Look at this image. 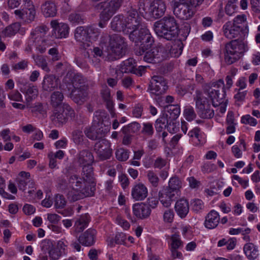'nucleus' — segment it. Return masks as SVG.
Returning a JSON list of instances; mask_svg holds the SVG:
<instances>
[{"mask_svg": "<svg viewBox=\"0 0 260 260\" xmlns=\"http://www.w3.org/2000/svg\"><path fill=\"white\" fill-rule=\"evenodd\" d=\"M100 45L103 49V45L105 46L106 60L109 61L117 60L124 55L127 46L125 39L118 34L102 36Z\"/></svg>", "mask_w": 260, "mask_h": 260, "instance_id": "nucleus-1", "label": "nucleus"}, {"mask_svg": "<svg viewBox=\"0 0 260 260\" xmlns=\"http://www.w3.org/2000/svg\"><path fill=\"white\" fill-rule=\"evenodd\" d=\"M204 93L211 100L214 107L219 106V112L223 114L226 111L228 100L225 99L226 91L224 81L219 79L216 82L205 83L202 86Z\"/></svg>", "mask_w": 260, "mask_h": 260, "instance_id": "nucleus-2", "label": "nucleus"}, {"mask_svg": "<svg viewBox=\"0 0 260 260\" xmlns=\"http://www.w3.org/2000/svg\"><path fill=\"white\" fill-rule=\"evenodd\" d=\"M154 30L157 35L168 41L175 39L180 32L179 25L175 18L166 16L154 24Z\"/></svg>", "mask_w": 260, "mask_h": 260, "instance_id": "nucleus-3", "label": "nucleus"}, {"mask_svg": "<svg viewBox=\"0 0 260 260\" xmlns=\"http://www.w3.org/2000/svg\"><path fill=\"white\" fill-rule=\"evenodd\" d=\"M182 187V182L177 177L170 178L168 186L164 187L158 192V199L165 207H169L173 201L178 196V193Z\"/></svg>", "mask_w": 260, "mask_h": 260, "instance_id": "nucleus-4", "label": "nucleus"}, {"mask_svg": "<svg viewBox=\"0 0 260 260\" xmlns=\"http://www.w3.org/2000/svg\"><path fill=\"white\" fill-rule=\"evenodd\" d=\"M248 50L243 40L235 39L226 43L223 50L224 61L230 65L238 60Z\"/></svg>", "mask_w": 260, "mask_h": 260, "instance_id": "nucleus-5", "label": "nucleus"}, {"mask_svg": "<svg viewBox=\"0 0 260 260\" xmlns=\"http://www.w3.org/2000/svg\"><path fill=\"white\" fill-rule=\"evenodd\" d=\"M101 30L93 26H78L75 30V38L77 42L82 44L83 48L86 49L90 46V42L96 41Z\"/></svg>", "mask_w": 260, "mask_h": 260, "instance_id": "nucleus-6", "label": "nucleus"}, {"mask_svg": "<svg viewBox=\"0 0 260 260\" xmlns=\"http://www.w3.org/2000/svg\"><path fill=\"white\" fill-rule=\"evenodd\" d=\"M193 100L195 102L197 112L201 118L210 119L213 117L214 110L211 109L209 100L204 96L202 91L196 90Z\"/></svg>", "mask_w": 260, "mask_h": 260, "instance_id": "nucleus-7", "label": "nucleus"}, {"mask_svg": "<svg viewBox=\"0 0 260 260\" xmlns=\"http://www.w3.org/2000/svg\"><path fill=\"white\" fill-rule=\"evenodd\" d=\"M143 59L145 61L157 63L167 59L169 56L170 52L162 45L147 50L145 52Z\"/></svg>", "mask_w": 260, "mask_h": 260, "instance_id": "nucleus-8", "label": "nucleus"}, {"mask_svg": "<svg viewBox=\"0 0 260 260\" xmlns=\"http://www.w3.org/2000/svg\"><path fill=\"white\" fill-rule=\"evenodd\" d=\"M222 29L224 36L229 39L237 38L239 40H243L248 33V28H242L232 21L226 22Z\"/></svg>", "mask_w": 260, "mask_h": 260, "instance_id": "nucleus-9", "label": "nucleus"}, {"mask_svg": "<svg viewBox=\"0 0 260 260\" xmlns=\"http://www.w3.org/2000/svg\"><path fill=\"white\" fill-rule=\"evenodd\" d=\"M172 3L173 13L178 18L188 20L193 16L194 12L186 0H173Z\"/></svg>", "mask_w": 260, "mask_h": 260, "instance_id": "nucleus-10", "label": "nucleus"}, {"mask_svg": "<svg viewBox=\"0 0 260 260\" xmlns=\"http://www.w3.org/2000/svg\"><path fill=\"white\" fill-rule=\"evenodd\" d=\"M125 20L128 31V34L137 31L145 24L142 22V18L139 15L136 9L131 7L126 12Z\"/></svg>", "mask_w": 260, "mask_h": 260, "instance_id": "nucleus-11", "label": "nucleus"}, {"mask_svg": "<svg viewBox=\"0 0 260 260\" xmlns=\"http://www.w3.org/2000/svg\"><path fill=\"white\" fill-rule=\"evenodd\" d=\"M111 143L106 139H102L94 145V151L100 160L109 159L113 153Z\"/></svg>", "mask_w": 260, "mask_h": 260, "instance_id": "nucleus-12", "label": "nucleus"}, {"mask_svg": "<svg viewBox=\"0 0 260 260\" xmlns=\"http://www.w3.org/2000/svg\"><path fill=\"white\" fill-rule=\"evenodd\" d=\"M167 80L161 76H153L149 85L148 90L154 95L164 94L168 89Z\"/></svg>", "mask_w": 260, "mask_h": 260, "instance_id": "nucleus-13", "label": "nucleus"}, {"mask_svg": "<svg viewBox=\"0 0 260 260\" xmlns=\"http://www.w3.org/2000/svg\"><path fill=\"white\" fill-rule=\"evenodd\" d=\"M30 4H26L22 9H17L14 11V14L17 18L21 19L26 23H30L35 19L36 10L31 0Z\"/></svg>", "mask_w": 260, "mask_h": 260, "instance_id": "nucleus-14", "label": "nucleus"}, {"mask_svg": "<svg viewBox=\"0 0 260 260\" xmlns=\"http://www.w3.org/2000/svg\"><path fill=\"white\" fill-rule=\"evenodd\" d=\"M95 190L94 186H86L82 190L71 188L67 192V197L70 202H74L85 197L93 196Z\"/></svg>", "mask_w": 260, "mask_h": 260, "instance_id": "nucleus-15", "label": "nucleus"}, {"mask_svg": "<svg viewBox=\"0 0 260 260\" xmlns=\"http://www.w3.org/2000/svg\"><path fill=\"white\" fill-rule=\"evenodd\" d=\"M166 11V5L162 0H154L149 6L148 11V15L154 19L162 17Z\"/></svg>", "mask_w": 260, "mask_h": 260, "instance_id": "nucleus-16", "label": "nucleus"}, {"mask_svg": "<svg viewBox=\"0 0 260 260\" xmlns=\"http://www.w3.org/2000/svg\"><path fill=\"white\" fill-rule=\"evenodd\" d=\"M96 120L89 127H86L84 129V133L86 136L89 139L92 140H101L105 137L107 132V129L104 128L100 124H95Z\"/></svg>", "mask_w": 260, "mask_h": 260, "instance_id": "nucleus-17", "label": "nucleus"}, {"mask_svg": "<svg viewBox=\"0 0 260 260\" xmlns=\"http://www.w3.org/2000/svg\"><path fill=\"white\" fill-rule=\"evenodd\" d=\"M96 8L101 10L100 18L104 21H108L117 10L112 3V1L100 3L96 6Z\"/></svg>", "mask_w": 260, "mask_h": 260, "instance_id": "nucleus-18", "label": "nucleus"}, {"mask_svg": "<svg viewBox=\"0 0 260 260\" xmlns=\"http://www.w3.org/2000/svg\"><path fill=\"white\" fill-rule=\"evenodd\" d=\"M50 25L53 28V34L56 38H66L69 35V27L64 23H59L57 20H52Z\"/></svg>", "mask_w": 260, "mask_h": 260, "instance_id": "nucleus-19", "label": "nucleus"}, {"mask_svg": "<svg viewBox=\"0 0 260 260\" xmlns=\"http://www.w3.org/2000/svg\"><path fill=\"white\" fill-rule=\"evenodd\" d=\"M133 212L137 218L143 219L150 216L151 210L146 203H139L133 205Z\"/></svg>", "mask_w": 260, "mask_h": 260, "instance_id": "nucleus-20", "label": "nucleus"}, {"mask_svg": "<svg viewBox=\"0 0 260 260\" xmlns=\"http://www.w3.org/2000/svg\"><path fill=\"white\" fill-rule=\"evenodd\" d=\"M111 28L115 31L118 32L122 31L124 34H128L125 17L122 15H117L114 17L111 22Z\"/></svg>", "mask_w": 260, "mask_h": 260, "instance_id": "nucleus-21", "label": "nucleus"}, {"mask_svg": "<svg viewBox=\"0 0 260 260\" xmlns=\"http://www.w3.org/2000/svg\"><path fill=\"white\" fill-rule=\"evenodd\" d=\"M96 231L93 229H88L78 238V241L85 246H91L95 242Z\"/></svg>", "mask_w": 260, "mask_h": 260, "instance_id": "nucleus-22", "label": "nucleus"}, {"mask_svg": "<svg viewBox=\"0 0 260 260\" xmlns=\"http://www.w3.org/2000/svg\"><path fill=\"white\" fill-rule=\"evenodd\" d=\"M70 98L76 104H83L88 98V92L84 88L75 87L72 90Z\"/></svg>", "mask_w": 260, "mask_h": 260, "instance_id": "nucleus-23", "label": "nucleus"}, {"mask_svg": "<svg viewBox=\"0 0 260 260\" xmlns=\"http://www.w3.org/2000/svg\"><path fill=\"white\" fill-rule=\"evenodd\" d=\"M131 194L135 201H143L148 196V189L143 183H139L133 186Z\"/></svg>", "mask_w": 260, "mask_h": 260, "instance_id": "nucleus-24", "label": "nucleus"}, {"mask_svg": "<svg viewBox=\"0 0 260 260\" xmlns=\"http://www.w3.org/2000/svg\"><path fill=\"white\" fill-rule=\"evenodd\" d=\"M59 80L55 75H46L44 76L42 82V88L46 91H51L57 87Z\"/></svg>", "mask_w": 260, "mask_h": 260, "instance_id": "nucleus-25", "label": "nucleus"}, {"mask_svg": "<svg viewBox=\"0 0 260 260\" xmlns=\"http://www.w3.org/2000/svg\"><path fill=\"white\" fill-rule=\"evenodd\" d=\"M138 30V32L136 31L135 32H132V34H129V39L132 41L137 43V45H138L139 43H141L145 39V37L150 34L149 29L145 25L141 27Z\"/></svg>", "mask_w": 260, "mask_h": 260, "instance_id": "nucleus-26", "label": "nucleus"}, {"mask_svg": "<svg viewBox=\"0 0 260 260\" xmlns=\"http://www.w3.org/2000/svg\"><path fill=\"white\" fill-rule=\"evenodd\" d=\"M220 220L218 213L214 210H211L206 216L204 222L205 226L209 229H213L217 227Z\"/></svg>", "mask_w": 260, "mask_h": 260, "instance_id": "nucleus-27", "label": "nucleus"}, {"mask_svg": "<svg viewBox=\"0 0 260 260\" xmlns=\"http://www.w3.org/2000/svg\"><path fill=\"white\" fill-rule=\"evenodd\" d=\"M77 162L82 167L84 165H91L94 161L92 153L88 150H83L77 156Z\"/></svg>", "mask_w": 260, "mask_h": 260, "instance_id": "nucleus-28", "label": "nucleus"}, {"mask_svg": "<svg viewBox=\"0 0 260 260\" xmlns=\"http://www.w3.org/2000/svg\"><path fill=\"white\" fill-rule=\"evenodd\" d=\"M69 184L71 188L82 190L86 186H94L95 185L88 184L85 182L82 178L79 177L77 175H72L69 178Z\"/></svg>", "mask_w": 260, "mask_h": 260, "instance_id": "nucleus-29", "label": "nucleus"}, {"mask_svg": "<svg viewBox=\"0 0 260 260\" xmlns=\"http://www.w3.org/2000/svg\"><path fill=\"white\" fill-rule=\"evenodd\" d=\"M22 92L25 95L26 106H29L31 102L38 95V90L37 86L31 84L26 85Z\"/></svg>", "mask_w": 260, "mask_h": 260, "instance_id": "nucleus-30", "label": "nucleus"}, {"mask_svg": "<svg viewBox=\"0 0 260 260\" xmlns=\"http://www.w3.org/2000/svg\"><path fill=\"white\" fill-rule=\"evenodd\" d=\"M101 94L102 99L106 103L107 108L110 112L112 116L114 117L115 116V113H114L113 110L114 104L113 101L111 100L110 89L107 86L103 87L101 91Z\"/></svg>", "mask_w": 260, "mask_h": 260, "instance_id": "nucleus-31", "label": "nucleus"}, {"mask_svg": "<svg viewBox=\"0 0 260 260\" xmlns=\"http://www.w3.org/2000/svg\"><path fill=\"white\" fill-rule=\"evenodd\" d=\"M175 209L181 218L185 217L189 209L188 201L183 199L177 201L175 204Z\"/></svg>", "mask_w": 260, "mask_h": 260, "instance_id": "nucleus-32", "label": "nucleus"}, {"mask_svg": "<svg viewBox=\"0 0 260 260\" xmlns=\"http://www.w3.org/2000/svg\"><path fill=\"white\" fill-rule=\"evenodd\" d=\"M83 180L88 184L94 185L93 168L91 165H84L82 167L81 173Z\"/></svg>", "mask_w": 260, "mask_h": 260, "instance_id": "nucleus-33", "label": "nucleus"}, {"mask_svg": "<svg viewBox=\"0 0 260 260\" xmlns=\"http://www.w3.org/2000/svg\"><path fill=\"white\" fill-rule=\"evenodd\" d=\"M166 111L162 115L168 120H175L180 113V106L178 105H170L166 107Z\"/></svg>", "mask_w": 260, "mask_h": 260, "instance_id": "nucleus-34", "label": "nucleus"}, {"mask_svg": "<svg viewBox=\"0 0 260 260\" xmlns=\"http://www.w3.org/2000/svg\"><path fill=\"white\" fill-rule=\"evenodd\" d=\"M243 251L247 258L250 260H254L259 255L257 247L252 243L245 244L243 247Z\"/></svg>", "mask_w": 260, "mask_h": 260, "instance_id": "nucleus-35", "label": "nucleus"}, {"mask_svg": "<svg viewBox=\"0 0 260 260\" xmlns=\"http://www.w3.org/2000/svg\"><path fill=\"white\" fill-rule=\"evenodd\" d=\"M43 15L46 17H52L57 13L56 7L52 1H47L42 6Z\"/></svg>", "mask_w": 260, "mask_h": 260, "instance_id": "nucleus-36", "label": "nucleus"}, {"mask_svg": "<svg viewBox=\"0 0 260 260\" xmlns=\"http://www.w3.org/2000/svg\"><path fill=\"white\" fill-rule=\"evenodd\" d=\"M69 76L72 78V83L74 88L81 87L84 88L87 82V79L80 73H76L72 75V73H68L67 76Z\"/></svg>", "mask_w": 260, "mask_h": 260, "instance_id": "nucleus-37", "label": "nucleus"}, {"mask_svg": "<svg viewBox=\"0 0 260 260\" xmlns=\"http://www.w3.org/2000/svg\"><path fill=\"white\" fill-rule=\"evenodd\" d=\"M90 221V216L88 214L81 215L75 224V231L80 233L83 231L88 225Z\"/></svg>", "mask_w": 260, "mask_h": 260, "instance_id": "nucleus-38", "label": "nucleus"}, {"mask_svg": "<svg viewBox=\"0 0 260 260\" xmlns=\"http://www.w3.org/2000/svg\"><path fill=\"white\" fill-rule=\"evenodd\" d=\"M153 43L154 40L151 34L146 36L144 40L140 44V47L136 50V55H142Z\"/></svg>", "mask_w": 260, "mask_h": 260, "instance_id": "nucleus-39", "label": "nucleus"}, {"mask_svg": "<svg viewBox=\"0 0 260 260\" xmlns=\"http://www.w3.org/2000/svg\"><path fill=\"white\" fill-rule=\"evenodd\" d=\"M137 62L133 58H129L123 61L120 65V71L122 73H133L135 68L136 67Z\"/></svg>", "mask_w": 260, "mask_h": 260, "instance_id": "nucleus-40", "label": "nucleus"}, {"mask_svg": "<svg viewBox=\"0 0 260 260\" xmlns=\"http://www.w3.org/2000/svg\"><path fill=\"white\" fill-rule=\"evenodd\" d=\"M36 49L41 53H44L47 48L52 45V41L48 39H38L34 40Z\"/></svg>", "mask_w": 260, "mask_h": 260, "instance_id": "nucleus-41", "label": "nucleus"}, {"mask_svg": "<svg viewBox=\"0 0 260 260\" xmlns=\"http://www.w3.org/2000/svg\"><path fill=\"white\" fill-rule=\"evenodd\" d=\"M51 119L53 122L56 124H62L66 123L67 121L66 115H65L62 111L60 110L58 111L57 110H54L53 114L51 116Z\"/></svg>", "mask_w": 260, "mask_h": 260, "instance_id": "nucleus-42", "label": "nucleus"}, {"mask_svg": "<svg viewBox=\"0 0 260 260\" xmlns=\"http://www.w3.org/2000/svg\"><path fill=\"white\" fill-rule=\"evenodd\" d=\"M63 99L64 96L61 92L54 91L51 95L50 104L53 107H57L62 104Z\"/></svg>", "mask_w": 260, "mask_h": 260, "instance_id": "nucleus-43", "label": "nucleus"}, {"mask_svg": "<svg viewBox=\"0 0 260 260\" xmlns=\"http://www.w3.org/2000/svg\"><path fill=\"white\" fill-rule=\"evenodd\" d=\"M32 58L37 66L41 68L42 70L47 73L50 72V70L48 67V63L44 56L42 55H33Z\"/></svg>", "mask_w": 260, "mask_h": 260, "instance_id": "nucleus-44", "label": "nucleus"}, {"mask_svg": "<svg viewBox=\"0 0 260 260\" xmlns=\"http://www.w3.org/2000/svg\"><path fill=\"white\" fill-rule=\"evenodd\" d=\"M141 125L137 122H133L129 124L124 126L121 129L123 134H135L140 129Z\"/></svg>", "mask_w": 260, "mask_h": 260, "instance_id": "nucleus-45", "label": "nucleus"}, {"mask_svg": "<svg viewBox=\"0 0 260 260\" xmlns=\"http://www.w3.org/2000/svg\"><path fill=\"white\" fill-rule=\"evenodd\" d=\"M48 30L49 28L46 26L41 25L37 27L31 31V35L34 37L35 40L42 39V37L46 35Z\"/></svg>", "mask_w": 260, "mask_h": 260, "instance_id": "nucleus-46", "label": "nucleus"}, {"mask_svg": "<svg viewBox=\"0 0 260 260\" xmlns=\"http://www.w3.org/2000/svg\"><path fill=\"white\" fill-rule=\"evenodd\" d=\"M21 24L19 22H15L7 26L4 31V35L6 36L11 37L15 35L20 30Z\"/></svg>", "mask_w": 260, "mask_h": 260, "instance_id": "nucleus-47", "label": "nucleus"}, {"mask_svg": "<svg viewBox=\"0 0 260 260\" xmlns=\"http://www.w3.org/2000/svg\"><path fill=\"white\" fill-rule=\"evenodd\" d=\"M168 120L163 115H161L155 121V127L158 133H160L167 128Z\"/></svg>", "mask_w": 260, "mask_h": 260, "instance_id": "nucleus-48", "label": "nucleus"}, {"mask_svg": "<svg viewBox=\"0 0 260 260\" xmlns=\"http://www.w3.org/2000/svg\"><path fill=\"white\" fill-rule=\"evenodd\" d=\"M183 47L184 45L182 42L180 40H177L170 49V52L174 55L175 57L179 56L181 54Z\"/></svg>", "mask_w": 260, "mask_h": 260, "instance_id": "nucleus-49", "label": "nucleus"}, {"mask_svg": "<svg viewBox=\"0 0 260 260\" xmlns=\"http://www.w3.org/2000/svg\"><path fill=\"white\" fill-rule=\"evenodd\" d=\"M147 177L149 183L153 187H157L159 185V178L157 175L152 171H148Z\"/></svg>", "mask_w": 260, "mask_h": 260, "instance_id": "nucleus-50", "label": "nucleus"}, {"mask_svg": "<svg viewBox=\"0 0 260 260\" xmlns=\"http://www.w3.org/2000/svg\"><path fill=\"white\" fill-rule=\"evenodd\" d=\"M27 108L31 110V112L35 113H40L43 115L46 114V109L45 106L41 103H36L35 105L26 106Z\"/></svg>", "mask_w": 260, "mask_h": 260, "instance_id": "nucleus-51", "label": "nucleus"}, {"mask_svg": "<svg viewBox=\"0 0 260 260\" xmlns=\"http://www.w3.org/2000/svg\"><path fill=\"white\" fill-rule=\"evenodd\" d=\"M129 153L128 150L120 148L117 149L116 151V157L119 161H126L129 157Z\"/></svg>", "mask_w": 260, "mask_h": 260, "instance_id": "nucleus-52", "label": "nucleus"}, {"mask_svg": "<svg viewBox=\"0 0 260 260\" xmlns=\"http://www.w3.org/2000/svg\"><path fill=\"white\" fill-rule=\"evenodd\" d=\"M183 114L185 119L188 121L193 120L197 117L194 109L191 106L185 107L183 111Z\"/></svg>", "mask_w": 260, "mask_h": 260, "instance_id": "nucleus-53", "label": "nucleus"}, {"mask_svg": "<svg viewBox=\"0 0 260 260\" xmlns=\"http://www.w3.org/2000/svg\"><path fill=\"white\" fill-rule=\"evenodd\" d=\"M191 206L192 210L196 213L201 212L204 209V203L200 199L193 200L191 202Z\"/></svg>", "mask_w": 260, "mask_h": 260, "instance_id": "nucleus-54", "label": "nucleus"}, {"mask_svg": "<svg viewBox=\"0 0 260 260\" xmlns=\"http://www.w3.org/2000/svg\"><path fill=\"white\" fill-rule=\"evenodd\" d=\"M171 244L170 249H178L182 246L183 242L181 240L179 236L177 234H174L171 238Z\"/></svg>", "mask_w": 260, "mask_h": 260, "instance_id": "nucleus-55", "label": "nucleus"}, {"mask_svg": "<svg viewBox=\"0 0 260 260\" xmlns=\"http://www.w3.org/2000/svg\"><path fill=\"white\" fill-rule=\"evenodd\" d=\"M94 120H96L95 124H100L102 126L104 118H106L107 113L104 110H98L94 113Z\"/></svg>", "mask_w": 260, "mask_h": 260, "instance_id": "nucleus-56", "label": "nucleus"}, {"mask_svg": "<svg viewBox=\"0 0 260 260\" xmlns=\"http://www.w3.org/2000/svg\"><path fill=\"white\" fill-rule=\"evenodd\" d=\"M41 249L43 253H48L52 248L54 245L50 240L45 239L42 241L40 245Z\"/></svg>", "mask_w": 260, "mask_h": 260, "instance_id": "nucleus-57", "label": "nucleus"}, {"mask_svg": "<svg viewBox=\"0 0 260 260\" xmlns=\"http://www.w3.org/2000/svg\"><path fill=\"white\" fill-rule=\"evenodd\" d=\"M61 110L63 111L64 114L66 115V118L67 119L69 118H72L74 117L75 115L74 110L69 104L64 103L62 105Z\"/></svg>", "mask_w": 260, "mask_h": 260, "instance_id": "nucleus-58", "label": "nucleus"}, {"mask_svg": "<svg viewBox=\"0 0 260 260\" xmlns=\"http://www.w3.org/2000/svg\"><path fill=\"white\" fill-rule=\"evenodd\" d=\"M72 138L75 143L79 144L83 141L84 136L81 131L77 129L73 132Z\"/></svg>", "mask_w": 260, "mask_h": 260, "instance_id": "nucleus-59", "label": "nucleus"}, {"mask_svg": "<svg viewBox=\"0 0 260 260\" xmlns=\"http://www.w3.org/2000/svg\"><path fill=\"white\" fill-rule=\"evenodd\" d=\"M251 232V229L249 228L246 229L243 228H231L229 231V234L230 235H238L241 234L243 235H248Z\"/></svg>", "mask_w": 260, "mask_h": 260, "instance_id": "nucleus-60", "label": "nucleus"}, {"mask_svg": "<svg viewBox=\"0 0 260 260\" xmlns=\"http://www.w3.org/2000/svg\"><path fill=\"white\" fill-rule=\"evenodd\" d=\"M66 205V201L62 195L57 194L55 197L54 206L56 208H63Z\"/></svg>", "mask_w": 260, "mask_h": 260, "instance_id": "nucleus-61", "label": "nucleus"}, {"mask_svg": "<svg viewBox=\"0 0 260 260\" xmlns=\"http://www.w3.org/2000/svg\"><path fill=\"white\" fill-rule=\"evenodd\" d=\"M143 111V106L141 104H137L133 107L132 110L133 116L136 118H139L142 116Z\"/></svg>", "mask_w": 260, "mask_h": 260, "instance_id": "nucleus-62", "label": "nucleus"}, {"mask_svg": "<svg viewBox=\"0 0 260 260\" xmlns=\"http://www.w3.org/2000/svg\"><path fill=\"white\" fill-rule=\"evenodd\" d=\"M236 3H227L225 7V13L229 16H232L237 12V7Z\"/></svg>", "mask_w": 260, "mask_h": 260, "instance_id": "nucleus-63", "label": "nucleus"}, {"mask_svg": "<svg viewBox=\"0 0 260 260\" xmlns=\"http://www.w3.org/2000/svg\"><path fill=\"white\" fill-rule=\"evenodd\" d=\"M175 121L168 120L167 125V130L172 134L177 133L179 129V123H177Z\"/></svg>", "mask_w": 260, "mask_h": 260, "instance_id": "nucleus-64", "label": "nucleus"}]
</instances>
